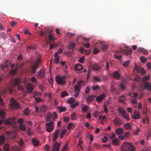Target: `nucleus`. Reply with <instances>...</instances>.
<instances>
[{
	"instance_id": "1",
	"label": "nucleus",
	"mask_w": 151,
	"mask_h": 151,
	"mask_svg": "<svg viewBox=\"0 0 151 151\" xmlns=\"http://www.w3.org/2000/svg\"><path fill=\"white\" fill-rule=\"evenodd\" d=\"M121 149L123 151H132V144L129 142H125L122 145Z\"/></svg>"
},
{
	"instance_id": "2",
	"label": "nucleus",
	"mask_w": 151,
	"mask_h": 151,
	"mask_svg": "<svg viewBox=\"0 0 151 151\" xmlns=\"http://www.w3.org/2000/svg\"><path fill=\"white\" fill-rule=\"evenodd\" d=\"M118 111L120 113L122 114L123 117L127 121H129L130 120L129 114L122 108H119L118 109Z\"/></svg>"
},
{
	"instance_id": "3",
	"label": "nucleus",
	"mask_w": 151,
	"mask_h": 151,
	"mask_svg": "<svg viewBox=\"0 0 151 151\" xmlns=\"http://www.w3.org/2000/svg\"><path fill=\"white\" fill-rule=\"evenodd\" d=\"M6 134L7 135L8 139H14L16 136V132L13 131H9L6 132Z\"/></svg>"
},
{
	"instance_id": "4",
	"label": "nucleus",
	"mask_w": 151,
	"mask_h": 151,
	"mask_svg": "<svg viewBox=\"0 0 151 151\" xmlns=\"http://www.w3.org/2000/svg\"><path fill=\"white\" fill-rule=\"evenodd\" d=\"M134 64L135 66L134 68V70H136L138 73L140 72L142 76L146 73V71L143 68L140 66H137L136 63H134Z\"/></svg>"
},
{
	"instance_id": "5",
	"label": "nucleus",
	"mask_w": 151,
	"mask_h": 151,
	"mask_svg": "<svg viewBox=\"0 0 151 151\" xmlns=\"http://www.w3.org/2000/svg\"><path fill=\"white\" fill-rule=\"evenodd\" d=\"M77 83L78 85H76L74 87L75 92H80L81 86L82 85H84L85 82L83 80H81L80 81H78Z\"/></svg>"
},
{
	"instance_id": "6",
	"label": "nucleus",
	"mask_w": 151,
	"mask_h": 151,
	"mask_svg": "<svg viewBox=\"0 0 151 151\" xmlns=\"http://www.w3.org/2000/svg\"><path fill=\"white\" fill-rule=\"evenodd\" d=\"M11 106L14 109L18 108L20 106L19 104L13 98L11 99Z\"/></svg>"
},
{
	"instance_id": "7",
	"label": "nucleus",
	"mask_w": 151,
	"mask_h": 151,
	"mask_svg": "<svg viewBox=\"0 0 151 151\" xmlns=\"http://www.w3.org/2000/svg\"><path fill=\"white\" fill-rule=\"evenodd\" d=\"M15 117H10L5 121V123L6 125H13L15 124Z\"/></svg>"
},
{
	"instance_id": "8",
	"label": "nucleus",
	"mask_w": 151,
	"mask_h": 151,
	"mask_svg": "<svg viewBox=\"0 0 151 151\" xmlns=\"http://www.w3.org/2000/svg\"><path fill=\"white\" fill-rule=\"evenodd\" d=\"M55 79L56 82L59 85H64L66 83L63 78L60 77L59 76H56Z\"/></svg>"
},
{
	"instance_id": "9",
	"label": "nucleus",
	"mask_w": 151,
	"mask_h": 151,
	"mask_svg": "<svg viewBox=\"0 0 151 151\" xmlns=\"http://www.w3.org/2000/svg\"><path fill=\"white\" fill-rule=\"evenodd\" d=\"M121 52L126 55H129L131 54L132 50L129 47L126 46L125 47L124 50L123 49L121 50Z\"/></svg>"
},
{
	"instance_id": "10",
	"label": "nucleus",
	"mask_w": 151,
	"mask_h": 151,
	"mask_svg": "<svg viewBox=\"0 0 151 151\" xmlns=\"http://www.w3.org/2000/svg\"><path fill=\"white\" fill-rule=\"evenodd\" d=\"M59 132L60 130L57 129L55 131V132L53 133L52 136V142H55L58 139Z\"/></svg>"
},
{
	"instance_id": "11",
	"label": "nucleus",
	"mask_w": 151,
	"mask_h": 151,
	"mask_svg": "<svg viewBox=\"0 0 151 151\" xmlns=\"http://www.w3.org/2000/svg\"><path fill=\"white\" fill-rule=\"evenodd\" d=\"M60 143H58L57 142L55 141V142L53 144L52 147L55 151H58L60 148Z\"/></svg>"
},
{
	"instance_id": "12",
	"label": "nucleus",
	"mask_w": 151,
	"mask_h": 151,
	"mask_svg": "<svg viewBox=\"0 0 151 151\" xmlns=\"http://www.w3.org/2000/svg\"><path fill=\"white\" fill-rule=\"evenodd\" d=\"M140 115L139 111L138 110L134 111V115L133 116V119H140Z\"/></svg>"
},
{
	"instance_id": "13",
	"label": "nucleus",
	"mask_w": 151,
	"mask_h": 151,
	"mask_svg": "<svg viewBox=\"0 0 151 151\" xmlns=\"http://www.w3.org/2000/svg\"><path fill=\"white\" fill-rule=\"evenodd\" d=\"M106 97V95L103 93L96 97V100L98 102H100Z\"/></svg>"
},
{
	"instance_id": "14",
	"label": "nucleus",
	"mask_w": 151,
	"mask_h": 151,
	"mask_svg": "<svg viewBox=\"0 0 151 151\" xmlns=\"http://www.w3.org/2000/svg\"><path fill=\"white\" fill-rule=\"evenodd\" d=\"M39 66V63H35L32 66L31 72L33 73H34L36 72L37 69L38 68Z\"/></svg>"
},
{
	"instance_id": "15",
	"label": "nucleus",
	"mask_w": 151,
	"mask_h": 151,
	"mask_svg": "<svg viewBox=\"0 0 151 151\" xmlns=\"http://www.w3.org/2000/svg\"><path fill=\"white\" fill-rule=\"evenodd\" d=\"M114 123L116 125L120 126L122 124V120L119 118L116 117L114 120Z\"/></svg>"
},
{
	"instance_id": "16",
	"label": "nucleus",
	"mask_w": 151,
	"mask_h": 151,
	"mask_svg": "<svg viewBox=\"0 0 151 151\" xmlns=\"http://www.w3.org/2000/svg\"><path fill=\"white\" fill-rule=\"evenodd\" d=\"M54 56L55 59L54 62L56 64H58L59 62L60 57L58 55V53L57 52H55L54 54Z\"/></svg>"
},
{
	"instance_id": "17",
	"label": "nucleus",
	"mask_w": 151,
	"mask_h": 151,
	"mask_svg": "<svg viewBox=\"0 0 151 151\" xmlns=\"http://www.w3.org/2000/svg\"><path fill=\"white\" fill-rule=\"evenodd\" d=\"M120 143L119 141V140L116 138H114L112 139V145H116L117 146H119Z\"/></svg>"
},
{
	"instance_id": "18",
	"label": "nucleus",
	"mask_w": 151,
	"mask_h": 151,
	"mask_svg": "<svg viewBox=\"0 0 151 151\" xmlns=\"http://www.w3.org/2000/svg\"><path fill=\"white\" fill-rule=\"evenodd\" d=\"M137 51L138 52H141L145 55H147L148 53V51L147 50L142 47L138 48Z\"/></svg>"
},
{
	"instance_id": "19",
	"label": "nucleus",
	"mask_w": 151,
	"mask_h": 151,
	"mask_svg": "<svg viewBox=\"0 0 151 151\" xmlns=\"http://www.w3.org/2000/svg\"><path fill=\"white\" fill-rule=\"evenodd\" d=\"M113 76L114 78L119 80L120 78L121 75L118 71H116L113 72Z\"/></svg>"
},
{
	"instance_id": "20",
	"label": "nucleus",
	"mask_w": 151,
	"mask_h": 151,
	"mask_svg": "<svg viewBox=\"0 0 151 151\" xmlns=\"http://www.w3.org/2000/svg\"><path fill=\"white\" fill-rule=\"evenodd\" d=\"M124 129L122 128H119L115 130L116 134L118 135H121L123 133Z\"/></svg>"
},
{
	"instance_id": "21",
	"label": "nucleus",
	"mask_w": 151,
	"mask_h": 151,
	"mask_svg": "<svg viewBox=\"0 0 151 151\" xmlns=\"http://www.w3.org/2000/svg\"><path fill=\"white\" fill-rule=\"evenodd\" d=\"M34 86L32 84L28 83L27 85V91L29 93H31L33 89Z\"/></svg>"
},
{
	"instance_id": "22",
	"label": "nucleus",
	"mask_w": 151,
	"mask_h": 151,
	"mask_svg": "<svg viewBox=\"0 0 151 151\" xmlns=\"http://www.w3.org/2000/svg\"><path fill=\"white\" fill-rule=\"evenodd\" d=\"M95 97V96L93 95L89 96L86 99L87 102L88 104L90 103L92 101H93Z\"/></svg>"
},
{
	"instance_id": "23",
	"label": "nucleus",
	"mask_w": 151,
	"mask_h": 151,
	"mask_svg": "<svg viewBox=\"0 0 151 151\" xmlns=\"http://www.w3.org/2000/svg\"><path fill=\"white\" fill-rule=\"evenodd\" d=\"M83 68L82 66L80 64H76L74 67L75 70L78 71L81 70Z\"/></svg>"
},
{
	"instance_id": "24",
	"label": "nucleus",
	"mask_w": 151,
	"mask_h": 151,
	"mask_svg": "<svg viewBox=\"0 0 151 151\" xmlns=\"http://www.w3.org/2000/svg\"><path fill=\"white\" fill-rule=\"evenodd\" d=\"M118 100L120 103H124L126 101L125 97L124 95H122L118 97Z\"/></svg>"
},
{
	"instance_id": "25",
	"label": "nucleus",
	"mask_w": 151,
	"mask_h": 151,
	"mask_svg": "<svg viewBox=\"0 0 151 151\" xmlns=\"http://www.w3.org/2000/svg\"><path fill=\"white\" fill-rule=\"evenodd\" d=\"M40 112L44 113L47 111V108L45 105H44L40 106Z\"/></svg>"
},
{
	"instance_id": "26",
	"label": "nucleus",
	"mask_w": 151,
	"mask_h": 151,
	"mask_svg": "<svg viewBox=\"0 0 151 151\" xmlns=\"http://www.w3.org/2000/svg\"><path fill=\"white\" fill-rule=\"evenodd\" d=\"M144 87L145 88L147 89L149 91H151V84L150 83H145Z\"/></svg>"
},
{
	"instance_id": "27",
	"label": "nucleus",
	"mask_w": 151,
	"mask_h": 151,
	"mask_svg": "<svg viewBox=\"0 0 151 151\" xmlns=\"http://www.w3.org/2000/svg\"><path fill=\"white\" fill-rule=\"evenodd\" d=\"M45 72L43 70H40L38 73V78H41L44 76Z\"/></svg>"
},
{
	"instance_id": "28",
	"label": "nucleus",
	"mask_w": 151,
	"mask_h": 151,
	"mask_svg": "<svg viewBox=\"0 0 151 151\" xmlns=\"http://www.w3.org/2000/svg\"><path fill=\"white\" fill-rule=\"evenodd\" d=\"M75 125L73 123H69L67 126V128L68 130H70L71 129H73L75 127Z\"/></svg>"
},
{
	"instance_id": "29",
	"label": "nucleus",
	"mask_w": 151,
	"mask_h": 151,
	"mask_svg": "<svg viewBox=\"0 0 151 151\" xmlns=\"http://www.w3.org/2000/svg\"><path fill=\"white\" fill-rule=\"evenodd\" d=\"M52 121H54L55 119L58 117V115L57 113L54 112L53 114H50Z\"/></svg>"
},
{
	"instance_id": "30",
	"label": "nucleus",
	"mask_w": 151,
	"mask_h": 151,
	"mask_svg": "<svg viewBox=\"0 0 151 151\" xmlns=\"http://www.w3.org/2000/svg\"><path fill=\"white\" fill-rule=\"evenodd\" d=\"M32 142L33 145L35 146H37L39 145L38 141L35 138H33L32 139Z\"/></svg>"
},
{
	"instance_id": "31",
	"label": "nucleus",
	"mask_w": 151,
	"mask_h": 151,
	"mask_svg": "<svg viewBox=\"0 0 151 151\" xmlns=\"http://www.w3.org/2000/svg\"><path fill=\"white\" fill-rule=\"evenodd\" d=\"M92 69L95 70H99L100 67L98 65L96 64L93 65L92 66Z\"/></svg>"
},
{
	"instance_id": "32",
	"label": "nucleus",
	"mask_w": 151,
	"mask_h": 151,
	"mask_svg": "<svg viewBox=\"0 0 151 151\" xmlns=\"http://www.w3.org/2000/svg\"><path fill=\"white\" fill-rule=\"evenodd\" d=\"M66 132L67 131L65 129H63L61 131L60 134V139L63 138L64 135Z\"/></svg>"
},
{
	"instance_id": "33",
	"label": "nucleus",
	"mask_w": 151,
	"mask_h": 151,
	"mask_svg": "<svg viewBox=\"0 0 151 151\" xmlns=\"http://www.w3.org/2000/svg\"><path fill=\"white\" fill-rule=\"evenodd\" d=\"M124 127L126 129L128 130L130 129L131 127L130 124L129 123L125 124L124 125Z\"/></svg>"
},
{
	"instance_id": "34",
	"label": "nucleus",
	"mask_w": 151,
	"mask_h": 151,
	"mask_svg": "<svg viewBox=\"0 0 151 151\" xmlns=\"http://www.w3.org/2000/svg\"><path fill=\"white\" fill-rule=\"evenodd\" d=\"M71 119L72 120H75L77 119V114L75 112H73L70 115Z\"/></svg>"
},
{
	"instance_id": "35",
	"label": "nucleus",
	"mask_w": 151,
	"mask_h": 151,
	"mask_svg": "<svg viewBox=\"0 0 151 151\" xmlns=\"http://www.w3.org/2000/svg\"><path fill=\"white\" fill-rule=\"evenodd\" d=\"M68 95L69 94L66 91H64L61 93L60 96L61 98H63Z\"/></svg>"
},
{
	"instance_id": "36",
	"label": "nucleus",
	"mask_w": 151,
	"mask_h": 151,
	"mask_svg": "<svg viewBox=\"0 0 151 151\" xmlns=\"http://www.w3.org/2000/svg\"><path fill=\"white\" fill-rule=\"evenodd\" d=\"M57 108L59 110L60 113L62 112L65 111H66V107H65L59 106Z\"/></svg>"
},
{
	"instance_id": "37",
	"label": "nucleus",
	"mask_w": 151,
	"mask_h": 151,
	"mask_svg": "<svg viewBox=\"0 0 151 151\" xmlns=\"http://www.w3.org/2000/svg\"><path fill=\"white\" fill-rule=\"evenodd\" d=\"M9 145L8 144H5L4 146L3 149L5 151H9Z\"/></svg>"
},
{
	"instance_id": "38",
	"label": "nucleus",
	"mask_w": 151,
	"mask_h": 151,
	"mask_svg": "<svg viewBox=\"0 0 151 151\" xmlns=\"http://www.w3.org/2000/svg\"><path fill=\"white\" fill-rule=\"evenodd\" d=\"M18 143L19 145L21 147H24V144L22 138H21L20 139L19 141L18 142Z\"/></svg>"
},
{
	"instance_id": "39",
	"label": "nucleus",
	"mask_w": 151,
	"mask_h": 151,
	"mask_svg": "<svg viewBox=\"0 0 151 151\" xmlns=\"http://www.w3.org/2000/svg\"><path fill=\"white\" fill-rule=\"evenodd\" d=\"M20 81L18 78L14 79L13 83L15 85H17L20 83Z\"/></svg>"
},
{
	"instance_id": "40",
	"label": "nucleus",
	"mask_w": 151,
	"mask_h": 151,
	"mask_svg": "<svg viewBox=\"0 0 151 151\" xmlns=\"http://www.w3.org/2000/svg\"><path fill=\"white\" fill-rule=\"evenodd\" d=\"M68 102L69 104H72L74 103L75 101V99L74 98H70L68 100Z\"/></svg>"
},
{
	"instance_id": "41",
	"label": "nucleus",
	"mask_w": 151,
	"mask_h": 151,
	"mask_svg": "<svg viewBox=\"0 0 151 151\" xmlns=\"http://www.w3.org/2000/svg\"><path fill=\"white\" fill-rule=\"evenodd\" d=\"M24 114L26 116H27L29 115L30 111L29 109L28 108H26L23 111Z\"/></svg>"
},
{
	"instance_id": "42",
	"label": "nucleus",
	"mask_w": 151,
	"mask_h": 151,
	"mask_svg": "<svg viewBox=\"0 0 151 151\" xmlns=\"http://www.w3.org/2000/svg\"><path fill=\"white\" fill-rule=\"evenodd\" d=\"M75 45V44L74 43H72L70 44L68 46V49H72L73 50H74V48Z\"/></svg>"
},
{
	"instance_id": "43",
	"label": "nucleus",
	"mask_w": 151,
	"mask_h": 151,
	"mask_svg": "<svg viewBox=\"0 0 151 151\" xmlns=\"http://www.w3.org/2000/svg\"><path fill=\"white\" fill-rule=\"evenodd\" d=\"M101 48L103 51H105L108 48V45L106 44L101 45Z\"/></svg>"
},
{
	"instance_id": "44",
	"label": "nucleus",
	"mask_w": 151,
	"mask_h": 151,
	"mask_svg": "<svg viewBox=\"0 0 151 151\" xmlns=\"http://www.w3.org/2000/svg\"><path fill=\"white\" fill-rule=\"evenodd\" d=\"M88 109V106H84L81 108L82 111L84 112L87 111Z\"/></svg>"
},
{
	"instance_id": "45",
	"label": "nucleus",
	"mask_w": 151,
	"mask_h": 151,
	"mask_svg": "<svg viewBox=\"0 0 151 151\" xmlns=\"http://www.w3.org/2000/svg\"><path fill=\"white\" fill-rule=\"evenodd\" d=\"M5 139L4 136H1L0 137V145H1L4 143Z\"/></svg>"
},
{
	"instance_id": "46",
	"label": "nucleus",
	"mask_w": 151,
	"mask_h": 151,
	"mask_svg": "<svg viewBox=\"0 0 151 151\" xmlns=\"http://www.w3.org/2000/svg\"><path fill=\"white\" fill-rule=\"evenodd\" d=\"M150 79L149 76L148 77L147 76H145L143 78L142 81L145 82L147 81L148 80Z\"/></svg>"
},
{
	"instance_id": "47",
	"label": "nucleus",
	"mask_w": 151,
	"mask_h": 151,
	"mask_svg": "<svg viewBox=\"0 0 151 151\" xmlns=\"http://www.w3.org/2000/svg\"><path fill=\"white\" fill-rule=\"evenodd\" d=\"M53 127H46V131L47 132H51L53 129Z\"/></svg>"
},
{
	"instance_id": "48",
	"label": "nucleus",
	"mask_w": 151,
	"mask_h": 151,
	"mask_svg": "<svg viewBox=\"0 0 151 151\" xmlns=\"http://www.w3.org/2000/svg\"><path fill=\"white\" fill-rule=\"evenodd\" d=\"M51 117L50 114H48L45 117L46 122H48L50 121Z\"/></svg>"
},
{
	"instance_id": "49",
	"label": "nucleus",
	"mask_w": 151,
	"mask_h": 151,
	"mask_svg": "<svg viewBox=\"0 0 151 151\" xmlns=\"http://www.w3.org/2000/svg\"><path fill=\"white\" fill-rule=\"evenodd\" d=\"M54 123L53 121H50L49 122L46 123L45 124L46 125L47 127H53L52 126V124Z\"/></svg>"
},
{
	"instance_id": "50",
	"label": "nucleus",
	"mask_w": 151,
	"mask_h": 151,
	"mask_svg": "<svg viewBox=\"0 0 151 151\" xmlns=\"http://www.w3.org/2000/svg\"><path fill=\"white\" fill-rule=\"evenodd\" d=\"M130 61L127 60L126 61H124L122 65L124 67L127 66L130 63Z\"/></svg>"
},
{
	"instance_id": "51",
	"label": "nucleus",
	"mask_w": 151,
	"mask_h": 151,
	"mask_svg": "<svg viewBox=\"0 0 151 151\" xmlns=\"http://www.w3.org/2000/svg\"><path fill=\"white\" fill-rule=\"evenodd\" d=\"M79 104V103L78 102H76L75 103L71 104L70 105V107L72 108H74L76 106H77Z\"/></svg>"
},
{
	"instance_id": "52",
	"label": "nucleus",
	"mask_w": 151,
	"mask_h": 151,
	"mask_svg": "<svg viewBox=\"0 0 151 151\" xmlns=\"http://www.w3.org/2000/svg\"><path fill=\"white\" fill-rule=\"evenodd\" d=\"M107 106V104H106L104 103L103 105V107L104 108V112L105 113H107L108 112V110Z\"/></svg>"
},
{
	"instance_id": "53",
	"label": "nucleus",
	"mask_w": 151,
	"mask_h": 151,
	"mask_svg": "<svg viewBox=\"0 0 151 151\" xmlns=\"http://www.w3.org/2000/svg\"><path fill=\"white\" fill-rule=\"evenodd\" d=\"M68 142H67L65 144V145L63 147L62 149V150L63 151L68 150Z\"/></svg>"
},
{
	"instance_id": "54",
	"label": "nucleus",
	"mask_w": 151,
	"mask_h": 151,
	"mask_svg": "<svg viewBox=\"0 0 151 151\" xmlns=\"http://www.w3.org/2000/svg\"><path fill=\"white\" fill-rule=\"evenodd\" d=\"M141 80V77L138 75H137L135 76L134 79V81H140Z\"/></svg>"
},
{
	"instance_id": "55",
	"label": "nucleus",
	"mask_w": 151,
	"mask_h": 151,
	"mask_svg": "<svg viewBox=\"0 0 151 151\" xmlns=\"http://www.w3.org/2000/svg\"><path fill=\"white\" fill-rule=\"evenodd\" d=\"M5 116V112L2 110L0 111V117L3 118Z\"/></svg>"
},
{
	"instance_id": "56",
	"label": "nucleus",
	"mask_w": 151,
	"mask_h": 151,
	"mask_svg": "<svg viewBox=\"0 0 151 151\" xmlns=\"http://www.w3.org/2000/svg\"><path fill=\"white\" fill-rule=\"evenodd\" d=\"M48 40L50 41H51L53 39L54 37L52 36V33L50 32V34L48 35Z\"/></svg>"
},
{
	"instance_id": "57",
	"label": "nucleus",
	"mask_w": 151,
	"mask_h": 151,
	"mask_svg": "<svg viewBox=\"0 0 151 151\" xmlns=\"http://www.w3.org/2000/svg\"><path fill=\"white\" fill-rule=\"evenodd\" d=\"M31 82L32 83H36L37 82V79L35 77L33 76L31 78Z\"/></svg>"
},
{
	"instance_id": "58",
	"label": "nucleus",
	"mask_w": 151,
	"mask_h": 151,
	"mask_svg": "<svg viewBox=\"0 0 151 151\" xmlns=\"http://www.w3.org/2000/svg\"><path fill=\"white\" fill-rule=\"evenodd\" d=\"M85 60V58L84 56L80 57L79 59L78 62L81 63H83L84 62Z\"/></svg>"
},
{
	"instance_id": "59",
	"label": "nucleus",
	"mask_w": 151,
	"mask_h": 151,
	"mask_svg": "<svg viewBox=\"0 0 151 151\" xmlns=\"http://www.w3.org/2000/svg\"><path fill=\"white\" fill-rule=\"evenodd\" d=\"M120 87L122 91H124L126 89V86L124 84L121 83L120 85Z\"/></svg>"
},
{
	"instance_id": "60",
	"label": "nucleus",
	"mask_w": 151,
	"mask_h": 151,
	"mask_svg": "<svg viewBox=\"0 0 151 151\" xmlns=\"http://www.w3.org/2000/svg\"><path fill=\"white\" fill-rule=\"evenodd\" d=\"M140 60L142 63H145L146 60V58L144 56H141L140 57Z\"/></svg>"
},
{
	"instance_id": "61",
	"label": "nucleus",
	"mask_w": 151,
	"mask_h": 151,
	"mask_svg": "<svg viewBox=\"0 0 151 151\" xmlns=\"http://www.w3.org/2000/svg\"><path fill=\"white\" fill-rule=\"evenodd\" d=\"M122 55H118L117 54H114V57L115 58H116L117 59H119V60L120 59L122 58Z\"/></svg>"
},
{
	"instance_id": "62",
	"label": "nucleus",
	"mask_w": 151,
	"mask_h": 151,
	"mask_svg": "<svg viewBox=\"0 0 151 151\" xmlns=\"http://www.w3.org/2000/svg\"><path fill=\"white\" fill-rule=\"evenodd\" d=\"M108 140V139L106 136H104V138L101 140V141L104 143L106 142Z\"/></svg>"
},
{
	"instance_id": "63",
	"label": "nucleus",
	"mask_w": 151,
	"mask_h": 151,
	"mask_svg": "<svg viewBox=\"0 0 151 151\" xmlns=\"http://www.w3.org/2000/svg\"><path fill=\"white\" fill-rule=\"evenodd\" d=\"M94 79L97 81H101V79L99 77L96 76H94L93 77Z\"/></svg>"
},
{
	"instance_id": "64",
	"label": "nucleus",
	"mask_w": 151,
	"mask_h": 151,
	"mask_svg": "<svg viewBox=\"0 0 151 151\" xmlns=\"http://www.w3.org/2000/svg\"><path fill=\"white\" fill-rule=\"evenodd\" d=\"M99 52V50L96 47L94 49L93 51V53L94 54H96Z\"/></svg>"
}]
</instances>
